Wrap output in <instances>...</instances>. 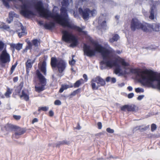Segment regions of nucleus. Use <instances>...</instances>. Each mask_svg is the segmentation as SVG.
I'll return each mask as SVG.
<instances>
[{"mask_svg": "<svg viewBox=\"0 0 160 160\" xmlns=\"http://www.w3.org/2000/svg\"><path fill=\"white\" fill-rule=\"evenodd\" d=\"M88 44L83 43V48L84 55L91 57L95 56L96 52L101 53L103 60L101 63L106 65V67L112 68L114 66V72L116 74L120 73L121 69L120 66L117 62L124 66L127 67L129 65V63L126 62L124 59L120 58L119 59H116L113 60L109 56L110 54L113 53L112 49H109L102 46L96 41H88Z\"/></svg>", "mask_w": 160, "mask_h": 160, "instance_id": "obj_1", "label": "nucleus"}, {"mask_svg": "<svg viewBox=\"0 0 160 160\" xmlns=\"http://www.w3.org/2000/svg\"><path fill=\"white\" fill-rule=\"evenodd\" d=\"M69 1L72 3V0H63L62 2L63 7L61 9V15H59L58 12H54V10L52 13L48 10L44 8L41 1L37 2L35 6V8L41 16L47 18H51L63 26L67 27L72 29H76L78 31L82 32L84 28H81L76 27L73 23L70 22V19L67 14L66 9L64 7L68 5Z\"/></svg>", "mask_w": 160, "mask_h": 160, "instance_id": "obj_2", "label": "nucleus"}, {"mask_svg": "<svg viewBox=\"0 0 160 160\" xmlns=\"http://www.w3.org/2000/svg\"><path fill=\"white\" fill-rule=\"evenodd\" d=\"M130 72L140 77L139 81L144 86L160 89V73H157L150 69L141 70L139 68H132Z\"/></svg>", "mask_w": 160, "mask_h": 160, "instance_id": "obj_3", "label": "nucleus"}, {"mask_svg": "<svg viewBox=\"0 0 160 160\" xmlns=\"http://www.w3.org/2000/svg\"><path fill=\"white\" fill-rule=\"evenodd\" d=\"M50 64L52 68L58 69V72L61 73L64 71L67 67V63L62 59L58 60L55 57H52L51 59Z\"/></svg>", "mask_w": 160, "mask_h": 160, "instance_id": "obj_4", "label": "nucleus"}, {"mask_svg": "<svg viewBox=\"0 0 160 160\" xmlns=\"http://www.w3.org/2000/svg\"><path fill=\"white\" fill-rule=\"evenodd\" d=\"M79 14L82 15L83 19L85 20H88L91 16H93L97 13L96 9H93L90 10L88 8L79 7L78 9Z\"/></svg>", "mask_w": 160, "mask_h": 160, "instance_id": "obj_5", "label": "nucleus"}, {"mask_svg": "<svg viewBox=\"0 0 160 160\" xmlns=\"http://www.w3.org/2000/svg\"><path fill=\"white\" fill-rule=\"evenodd\" d=\"M36 74L39 80L41 86L40 87L35 86V91L38 92L39 93L45 90L44 87L47 84V79L45 78L43 75L38 70H36Z\"/></svg>", "mask_w": 160, "mask_h": 160, "instance_id": "obj_6", "label": "nucleus"}, {"mask_svg": "<svg viewBox=\"0 0 160 160\" xmlns=\"http://www.w3.org/2000/svg\"><path fill=\"white\" fill-rule=\"evenodd\" d=\"M91 86L93 90H97L100 87L104 86L105 82L104 79L99 76H97L91 80Z\"/></svg>", "mask_w": 160, "mask_h": 160, "instance_id": "obj_7", "label": "nucleus"}, {"mask_svg": "<svg viewBox=\"0 0 160 160\" xmlns=\"http://www.w3.org/2000/svg\"><path fill=\"white\" fill-rule=\"evenodd\" d=\"M11 61L10 56L7 52L6 48L0 54V65L2 67H5V64L9 63Z\"/></svg>", "mask_w": 160, "mask_h": 160, "instance_id": "obj_8", "label": "nucleus"}, {"mask_svg": "<svg viewBox=\"0 0 160 160\" xmlns=\"http://www.w3.org/2000/svg\"><path fill=\"white\" fill-rule=\"evenodd\" d=\"M142 23L137 18H133L131 21V29L133 31H135L136 29H140Z\"/></svg>", "mask_w": 160, "mask_h": 160, "instance_id": "obj_9", "label": "nucleus"}, {"mask_svg": "<svg viewBox=\"0 0 160 160\" xmlns=\"http://www.w3.org/2000/svg\"><path fill=\"white\" fill-rule=\"evenodd\" d=\"M62 33V40H77L78 39L75 36L67 31H63Z\"/></svg>", "mask_w": 160, "mask_h": 160, "instance_id": "obj_10", "label": "nucleus"}, {"mask_svg": "<svg viewBox=\"0 0 160 160\" xmlns=\"http://www.w3.org/2000/svg\"><path fill=\"white\" fill-rule=\"evenodd\" d=\"M36 61V58L32 61L30 59H28L26 62L25 65H26V72L27 74H28L30 70L31 69L32 67V65Z\"/></svg>", "mask_w": 160, "mask_h": 160, "instance_id": "obj_11", "label": "nucleus"}, {"mask_svg": "<svg viewBox=\"0 0 160 160\" xmlns=\"http://www.w3.org/2000/svg\"><path fill=\"white\" fill-rule=\"evenodd\" d=\"M152 25L143 23L140 29L144 32H149L152 31Z\"/></svg>", "mask_w": 160, "mask_h": 160, "instance_id": "obj_12", "label": "nucleus"}, {"mask_svg": "<svg viewBox=\"0 0 160 160\" xmlns=\"http://www.w3.org/2000/svg\"><path fill=\"white\" fill-rule=\"evenodd\" d=\"M15 135H16L20 136L23 134L26 131V130L25 128H21L20 127L16 126V127L15 129Z\"/></svg>", "mask_w": 160, "mask_h": 160, "instance_id": "obj_13", "label": "nucleus"}, {"mask_svg": "<svg viewBox=\"0 0 160 160\" xmlns=\"http://www.w3.org/2000/svg\"><path fill=\"white\" fill-rule=\"evenodd\" d=\"M16 127V125L11 124L8 123L4 126V128L8 132H10L13 130L14 131Z\"/></svg>", "mask_w": 160, "mask_h": 160, "instance_id": "obj_14", "label": "nucleus"}, {"mask_svg": "<svg viewBox=\"0 0 160 160\" xmlns=\"http://www.w3.org/2000/svg\"><path fill=\"white\" fill-rule=\"evenodd\" d=\"M73 87V85L72 83H71L69 85L67 84H62L61 88L59 90V92L61 93L63 92L65 90H66L69 88H72Z\"/></svg>", "mask_w": 160, "mask_h": 160, "instance_id": "obj_15", "label": "nucleus"}, {"mask_svg": "<svg viewBox=\"0 0 160 160\" xmlns=\"http://www.w3.org/2000/svg\"><path fill=\"white\" fill-rule=\"evenodd\" d=\"M156 12V9L155 6L153 5L151 8L150 15L149 17L150 19L153 20L154 19V14Z\"/></svg>", "mask_w": 160, "mask_h": 160, "instance_id": "obj_16", "label": "nucleus"}, {"mask_svg": "<svg viewBox=\"0 0 160 160\" xmlns=\"http://www.w3.org/2000/svg\"><path fill=\"white\" fill-rule=\"evenodd\" d=\"M67 43H70V44L68 45L69 47L74 48L78 44V41H64Z\"/></svg>", "mask_w": 160, "mask_h": 160, "instance_id": "obj_17", "label": "nucleus"}, {"mask_svg": "<svg viewBox=\"0 0 160 160\" xmlns=\"http://www.w3.org/2000/svg\"><path fill=\"white\" fill-rule=\"evenodd\" d=\"M23 87V83L21 82L18 86H17L15 90L16 95L18 94L19 95H20L21 91Z\"/></svg>", "mask_w": 160, "mask_h": 160, "instance_id": "obj_18", "label": "nucleus"}, {"mask_svg": "<svg viewBox=\"0 0 160 160\" xmlns=\"http://www.w3.org/2000/svg\"><path fill=\"white\" fill-rule=\"evenodd\" d=\"M11 47L13 49H16L17 50H19L22 47V44L20 43L18 44L12 43L10 45Z\"/></svg>", "mask_w": 160, "mask_h": 160, "instance_id": "obj_19", "label": "nucleus"}, {"mask_svg": "<svg viewBox=\"0 0 160 160\" xmlns=\"http://www.w3.org/2000/svg\"><path fill=\"white\" fill-rule=\"evenodd\" d=\"M152 31L158 32L160 33V23H155L152 25Z\"/></svg>", "mask_w": 160, "mask_h": 160, "instance_id": "obj_20", "label": "nucleus"}, {"mask_svg": "<svg viewBox=\"0 0 160 160\" xmlns=\"http://www.w3.org/2000/svg\"><path fill=\"white\" fill-rule=\"evenodd\" d=\"M19 96L21 98H23L26 101H28L29 99V94L25 93L23 90L21 92V94H20Z\"/></svg>", "mask_w": 160, "mask_h": 160, "instance_id": "obj_21", "label": "nucleus"}, {"mask_svg": "<svg viewBox=\"0 0 160 160\" xmlns=\"http://www.w3.org/2000/svg\"><path fill=\"white\" fill-rule=\"evenodd\" d=\"M40 70L41 72L43 73L44 75L46 76L47 75V70L46 69V62L43 61L42 62V65L41 67Z\"/></svg>", "mask_w": 160, "mask_h": 160, "instance_id": "obj_22", "label": "nucleus"}, {"mask_svg": "<svg viewBox=\"0 0 160 160\" xmlns=\"http://www.w3.org/2000/svg\"><path fill=\"white\" fill-rule=\"evenodd\" d=\"M84 83V81L83 79L81 78L79 80H78L74 84L73 87L75 88L79 87L82 84Z\"/></svg>", "mask_w": 160, "mask_h": 160, "instance_id": "obj_23", "label": "nucleus"}, {"mask_svg": "<svg viewBox=\"0 0 160 160\" xmlns=\"http://www.w3.org/2000/svg\"><path fill=\"white\" fill-rule=\"evenodd\" d=\"M12 91V89H10L8 87L7 88V91L4 93V95L6 97L9 98L10 97V95L11 94Z\"/></svg>", "mask_w": 160, "mask_h": 160, "instance_id": "obj_24", "label": "nucleus"}, {"mask_svg": "<svg viewBox=\"0 0 160 160\" xmlns=\"http://www.w3.org/2000/svg\"><path fill=\"white\" fill-rule=\"evenodd\" d=\"M70 144L69 141L66 140H63L62 141H60L56 144V147H59L60 146L64 145H68Z\"/></svg>", "mask_w": 160, "mask_h": 160, "instance_id": "obj_25", "label": "nucleus"}, {"mask_svg": "<svg viewBox=\"0 0 160 160\" xmlns=\"http://www.w3.org/2000/svg\"><path fill=\"white\" fill-rule=\"evenodd\" d=\"M17 32H18V36L20 38L22 36L25 35L27 33V32L24 30L22 28L21 30H19Z\"/></svg>", "mask_w": 160, "mask_h": 160, "instance_id": "obj_26", "label": "nucleus"}, {"mask_svg": "<svg viewBox=\"0 0 160 160\" xmlns=\"http://www.w3.org/2000/svg\"><path fill=\"white\" fill-rule=\"evenodd\" d=\"M27 43L28 44V45L26 47V48L24 49V52H26L27 50L28 49H32V47L33 46L32 43L30 42L29 41H28L27 42Z\"/></svg>", "mask_w": 160, "mask_h": 160, "instance_id": "obj_27", "label": "nucleus"}, {"mask_svg": "<svg viewBox=\"0 0 160 160\" xmlns=\"http://www.w3.org/2000/svg\"><path fill=\"white\" fill-rule=\"evenodd\" d=\"M111 80V82L112 83H114L116 82V80L115 78H111L110 77H108L106 78V81L108 82Z\"/></svg>", "mask_w": 160, "mask_h": 160, "instance_id": "obj_28", "label": "nucleus"}, {"mask_svg": "<svg viewBox=\"0 0 160 160\" xmlns=\"http://www.w3.org/2000/svg\"><path fill=\"white\" fill-rule=\"evenodd\" d=\"M15 16V13L13 12H10L9 13V18L10 19V20H9L8 19L7 20V22L8 23H10L11 22V21L12 20V18L13 17Z\"/></svg>", "mask_w": 160, "mask_h": 160, "instance_id": "obj_29", "label": "nucleus"}, {"mask_svg": "<svg viewBox=\"0 0 160 160\" xmlns=\"http://www.w3.org/2000/svg\"><path fill=\"white\" fill-rule=\"evenodd\" d=\"M17 65V62H16L14 65H12L11 68L10 69V71H9V74L10 75H11L14 71Z\"/></svg>", "mask_w": 160, "mask_h": 160, "instance_id": "obj_30", "label": "nucleus"}, {"mask_svg": "<svg viewBox=\"0 0 160 160\" xmlns=\"http://www.w3.org/2000/svg\"><path fill=\"white\" fill-rule=\"evenodd\" d=\"M54 26V23L53 22H50L48 23H47L45 25V26L48 29H51Z\"/></svg>", "mask_w": 160, "mask_h": 160, "instance_id": "obj_31", "label": "nucleus"}, {"mask_svg": "<svg viewBox=\"0 0 160 160\" xmlns=\"http://www.w3.org/2000/svg\"><path fill=\"white\" fill-rule=\"evenodd\" d=\"M127 111L129 112L134 111H135L134 106L128 105Z\"/></svg>", "mask_w": 160, "mask_h": 160, "instance_id": "obj_32", "label": "nucleus"}, {"mask_svg": "<svg viewBox=\"0 0 160 160\" xmlns=\"http://www.w3.org/2000/svg\"><path fill=\"white\" fill-rule=\"evenodd\" d=\"M9 28V27L5 25L2 22H0V28H2L5 29H7Z\"/></svg>", "mask_w": 160, "mask_h": 160, "instance_id": "obj_33", "label": "nucleus"}, {"mask_svg": "<svg viewBox=\"0 0 160 160\" xmlns=\"http://www.w3.org/2000/svg\"><path fill=\"white\" fill-rule=\"evenodd\" d=\"M81 91V88H79L77 89L76 90L73 91L72 93L71 94V96H74L76 95L78 93H79Z\"/></svg>", "mask_w": 160, "mask_h": 160, "instance_id": "obj_34", "label": "nucleus"}, {"mask_svg": "<svg viewBox=\"0 0 160 160\" xmlns=\"http://www.w3.org/2000/svg\"><path fill=\"white\" fill-rule=\"evenodd\" d=\"M112 40H118L120 39L119 36L117 34H113L112 35Z\"/></svg>", "mask_w": 160, "mask_h": 160, "instance_id": "obj_35", "label": "nucleus"}, {"mask_svg": "<svg viewBox=\"0 0 160 160\" xmlns=\"http://www.w3.org/2000/svg\"><path fill=\"white\" fill-rule=\"evenodd\" d=\"M48 110V108L45 106L43 107H39L38 108V111L39 112L42 110L44 111H46Z\"/></svg>", "mask_w": 160, "mask_h": 160, "instance_id": "obj_36", "label": "nucleus"}, {"mask_svg": "<svg viewBox=\"0 0 160 160\" xmlns=\"http://www.w3.org/2000/svg\"><path fill=\"white\" fill-rule=\"evenodd\" d=\"M33 45L35 47H38L40 45V41H32Z\"/></svg>", "mask_w": 160, "mask_h": 160, "instance_id": "obj_37", "label": "nucleus"}, {"mask_svg": "<svg viewBox=\"0 0 160 160\" xmlns=\"http://www.w3.org/2000/svg\"><path fill=\"white\" fill-rule=\"evenodd\" d=\"M5 47V44L2 41H0V52L3 51Z\"/></svg>", "mask_w": 160, "mask_h": 160, "instance_id": "obj_38", "label": "nucleus"}, {"mask_svg": "<svg viewBox=\"0 0 160 160\" xmlns=\"http://www.w3.org/2000/svg\"><path fill=\"white\" fill-rule=\"evenodd\" d=\"M135 91L137 93H139L140 92H144L143 89L140 88H135Z\"/></svg>", "mask_w": 160, "mask_h": 160, "instance_id": "obj_39", "label": "nucleus"}, {"mask_svg": "<svg viewBox=\"0 0 160 160\" xmlns=\"http://www.w3.org/2000/svg\"><path fill=\"white\" fill-rule=\"evenodd\" d=\"M157 128V125L156 124L153 123L151 126V131L153 132L155 131Z\"/></svg>", "mask_w": 160, "mask_h": 160, "instance_id": "obj_40", "label": "nucleus"}, {"mask_svg": "<svg viewBox=\"0 0 160 160\" xmlns=\"http://www.w3.org/2000/svg\"><path fill=\"white\" fill-rule=\"evenodd\" d=\"M99 22L100 24L101 25V26L102 27H104L106 26V22L105 20H103L102 22H101V21L99 20Z\"/></svg>", "mask_w": 160, "mask_h": 160, "instance_id": "obj_41", "label": "nucleus"}, {"mask_svg": "<svg viewBox=\"0 0 160 160\" xmlns=\"http://www.w3.org/2000/svg\"><path fill=\"white\" fill-rule=\"evenodd\" d=\"M128 105H125L122 106L121 107V110L122 111H125L128 109Z\"/></svg>", "mask_w": 160, "mask_h": 160, "instance_id": "obj_42", "label": "nucleus"}, {"mask_svg": "<svg viewBox=\"0 0 160 160\" xmlns=\"http://www.w3.org/2000/svg\"><path fill=\"white\" fill-rule=\"evenodd\" d=\"M76 61L73 58L71 61H69V64L70 65L72 66L75 65Z\"/></svg>", "mask_w": 160, "mask_h": 160, "instance_id": "obj_43", "label": "nucleus"}, {"mask_svg": "<svg viewBox=\"0 0 160 160\" xmlns=\"http://www.w3.org/2000/svg\"><path fill=\"white\" fill-rule=\"evenodd\" d=\"M13 117L16 120H18L21 119V117L20 115H13Z\"/></svg>", "mask_w": 160, "mask_h": 160, "instance_id": "obj_44", "label": "nucleus"}, {"mask_svg": "<svg viewBox=\"0 0 160 160\" xmlns=\"http://www.w3.org/2000/svg\"><path fill=\"white\" fill-rule=\"evenodd\" d=\"M61 104V102L59 100H57L54 102V104L56 105H60Z\"/></svg>", "mask_w": 160, "mask_h": 160, "instance_id": "obj_45", "label": "nucleus"}, {"mask_svg": "<svg viewBox=\"0 0 160 160\" xmlns=\"http://www.w3.org/2000/svg\"><path fill=\"white\" fill-rule=\"evenodd\" d=\"M106 131L110 133H113L114 132L113 129H112L110 128H107L106 129Z\"/></svg>", "mask_w": 160, "mask_h": 160, "instance_id": "obj_46", "label": "nucleus"}, {"mask_svg": "<svg viewBox=\"0 0 160 160\" xmlns=\"http://www.w3.org/2000/svg\"><path fill=\"white\" fill-rule=\"evenodd\" d=\"M134 95V94L133 93H130L128 95V98H132L133 97Z\"/></svg>", "mask_w": 160, "mask_h": 160, "instance_id": "obj_47", "label": "nucleus"}, {"mask_svg": "<svg viewBox=\"0 0 160 160\" xmlns=\"http://www.w3.org/2000/svg\"><path fill=\"white\" fill-rule=\"evenodd\" d=\"M97 125L98 126V128L101 129L102 128V124L101 122H98L97 123Z\"/></svg>", "mask_w": 160, "mask_h": 160, "instance_id": "obj_48", "label": "nucleus"}, {"mask_svg": "<svg viewBox=\"0 0 160 160\" xmlns=\"http://www.w3.org/2000/svg\"><path fill=\"white\" fill-rule=\"evenodd\" d=\"M18 76L14 77L13 78V81L14 82H17V81H18Z\"/></svg>", "mask_w": 160, "mask_h": 160, "instance_id": "obj_49", "label": "nucleus"}, {"mask_svg": "<svg viewBox=\"0 0 160 160\" xmlns=\"http://www.w3.org/2000/svg\"><path fill=\"white\" fill-rule=\"evenodd\" d=\"M144 96L143 95H139L137 98V99L139 100H140L143 98Z\"/></svg>", "mask_w": 160, "mask_h": 160, "instance_id": "obj_50", "label": "nucleus"}, {"mask_svg": "<svg viewBox=\"0 0 160 160\" xmlns=\"http://www.w3.org/2000/svg\"><path fill=\"white\" fill-rule=\"evenodd\" d=\"M53 112L52 110L49 111V116L52 117L53 116Z\"/></svg>", "mask_w": 160, "mask_h": 160, "instance_id": "obj_51", "label": "nucleus"}, {"mask_svg": "<svg viewBox=\"0 0 160 160\" xmlns=\"http://www.w3.org/2000/svg\"><path fill=\"white\" fill-rule=\"evenodd\" d=\"M75 128L77 130H80L81 128V127L79 123H78L77 126Z\"/></svg>", "mask_w": 160, "mask_h": 160, "instance_id": "obj_52", "label": "nucleus"}, {"mask_svg": "<svg viewBox=\"0 0 160 160\" xmlns=\"http://www.w3.org/2000/svg\"><path fill=\"white\" fill-rule=\"evenodd\" d=\"M38 121V119L36 118H34V119H33L32 121V123L33 124L35 122H37Z\"/></svg>", "mask_w": 160, "mask_h": 160, "instance_id": "obj_53", "label": "nucleus"}, {"mask_svg": "<svg viewBox=\"0 0 160 160\" xmlns=\"http://www.w3.org/2000/svg\"><path fill=\"white\" fill-rule=\"evenodd\" d=\"M83 78L86 81H87L88 80V77L87 75L84 74L83 76Z\"/></svg>", "mask_w": 160, "mask_h": 160, "instance_id": "obj_54", "label": "nucleus"}, {"mask_svg": "<svg viewBox=\"0 0 160 160\" xmlns=\"http://www.w3.org/2000/svg\"><path fill=\"white\" fill-rule=\"evenodd\" d=\"M125 85V83L124 82H122V83H119L118 84V86L120 87H123Z\"/></svg>", "mask_w": 160, "mask_h": 160, "instance_id": "obj_55", "label": "nucleus"}, {"mask_svg": "<svg viewBox=\"0 0 160 160\" xmlns=\"http://www.w3.org/2000/svg\"><path fill=\"white\" fill-rule=\"evenodd\" d=\"M70 12H72H72H73V14H74V16L76 17V18H78V15H77L76 14H75V12H74V11L72 10L71 11H70Z\"/></svg>", "mask_w": 160, "mask_h": 160, "instance_id": "obj_56", "label": "nucleus"}, {"mask_svg": "<svg viewBox=\"0 0 160 160\" xmlns=\"http://www.w3.org/2000/svg\"><path fill=\"white\" fill-rule=\"evenodd\" d=\"M82 4V2L81 1H80L78 2V3L76 5V8H78V5H81Z\"/></svg>", "mask_w": 160, "mask_h": 160, "instance_id": "obj_57", "label": "nucleus"}, {"mask_svg": "<svg viewBox=\"0 0 160 160\" xmlns=\"http://www.w3.org/2000/svg\"><path fill=\"white\" fill-rule=\"evenodd\" d=\"M128 89L129 91H132V87L131 86H128Z\"/></svg>", "mask_w": 160, "mask_h": 160, "instance_id": "obj_58", "label": "nucleus"}, {"mask_svg": "<svg viewBox=\"0 0 160 160\" xmlns=\"http://www.w3.org/2000/svg\"><path fill=\"white\" fill-rule=\"evenodd\" d=\"M115 18L117 20H118L119 18V16H116L115 17Z\"/></svg>", "mask_w": 160, "mask_h": 160, "instance_id": "obj_59", "label": "nucleus"}, {"mask_svg": "<svg viewBox=\"0 0 160 160\" xmlns=\"http://www.w3.org/2000/svg\"><path fill=\"white\" fill-rule=\"evenodd\" d=\"M1 98H4V96L3 95H2V96H1Z\"/></svg>", "mask_w": 160, "mask_h": 160, "instance_id": "obj_60", "label": "nucleus"}, {"mask_svg": "<svg viewBox=\"0 0 160 160\" xmlns=\"http://www.w3.org/2000/svg\"><path fill=\"white\" fill-rule=\"evenodd\" d=\"M2 2H3V3H5V0H2Z\"/></svg>", "mask_w": 160, "mask_h": 160, "instance_id": "obj_61", "label": "nucleus"}, {"mask_svg": "<svg viewBox=\"0 0 160 160\" xmlns=\"http://www.w3.org/2000/svg\"><path fill=\"white\" fill-rule=\"evenodd\" d=\"M110 41V42H111L112 43V42H113L114 41Z\"/></svg>", "mask_w": 160, "mask_h": 160, "instance_id": "obj_62", "label": "nucleus"}, {"mask_svg": "<svg viewBox=\"0 0 160 160\" xmlns=\"http://www.w3.org/2000/svg\"><path fill=\"white\" fill-rule=\"evenodd\" d=\"M75 57V56L74 55H72V58H73Z\"/></svg>", "mask_w": 160, "mask_h": 160, "instance_id": "obj_63", "label": "nucleus"}, {"mask_svg": "<svg viewBox=\"0 0 160 160\" xmlns=\"http://www.w3.org/2000/svg\"><path fill=\"white\" fill-rule=\"evenodd\" d=\"M158 77H159V78H160V74H159V75ZM159 90H160V89H159Z\"/></svg>", "mask_w": 160, "mask_h": 160, "instance_id": "obj_64", "label": "nucleus"}]
</instances>
